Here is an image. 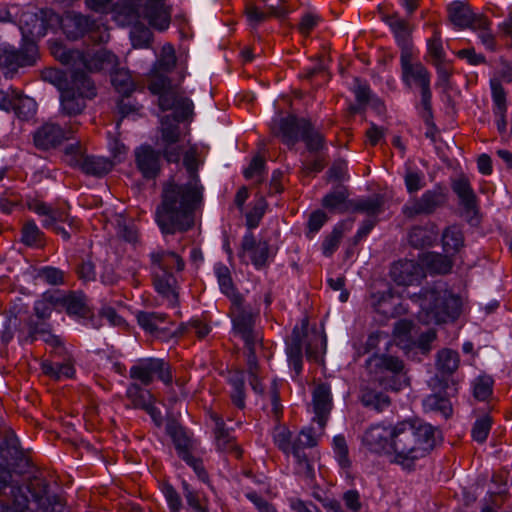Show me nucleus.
<instances>
[{
    "label": "nucleus",
    "mask_w": 512,
    "mask_h": 512,
    "mask_svg": "<svg viewBox=\"0 0 512 512\" xmlns=\"http://www.w3.org/2000/svg\"><path fill=\"white\" fill-rule=\"evenodd\" d=\"M183 165L188 181L163 183L161 202L156 207L155 221L163 234L184 233L195 225V212L203 199V187L198 177V160L194 148L185 152Z\"/></svg>",
    "instance_id": "1"
},
{
    "label": "nucleus",
    "mask_w": 512,
    "mask_h": 512,
    "mask_svg": "<svg viewBox=\"0 0 512 512\" xmlns=\"http://www.w3.org/2000/svg\"><path fill=\"white\" fill-rule=\"evenodd\" d=\"M435 428L419 418L405 419L392 425L393 463L412 470L436 445Z\"/></svg>",
    "instance_id": "2"
},
{
    "label": "nucleus",
    "mask_w": 512,
    "mask_h": 512,
    "mask_svg": "<svg viewBox=\"0 0 512 512\" xmlns=\"http://www.w3.org/2000/svg\"><path fill=\"white\" fill-rule=\"evenodd\" d=\"M176 65L172 46H164L161 58L155 64L147 79V88L158 96V106L162 111L174 110L177 122L188 119L193 114V102L184 96L179 84H174L165 75Z\"/></svg>",
    "instance_id": "3"
},
{
    "label": "nucleus",
    "mask_w": 512,
    "mask_h": 512,
    "mask_svg": "<svg viewBox=\"0 0 512 512\" xmlns=\"http://www.w3.org/2000/svg\"><path fill=\"white\" fill-rule=\"evenodd\" d=\"M410 298L419 305L418 319L426 325L453 322L462 313L461 297L441 285L424 288Z\"/></svg>",
    "instance_id": "4"
},
{
    "label": "nucleus",
    "mask_w": 512,
    "mask_h": 512,
    "mask_svg": "<svg viewBox=\"0 0 512 512\" xmlns=\"http://www.w3.org/2000/svg\"><path fill=\"white\" fill-rule=\"evenodd\" d=\"M273 441L284 454L293 455L296 462L295 471L298 475L306 480L314 479V457L311 451L307 452V450L315 447L318 441L311 428L302 430L293 439L292 432L286 426L277 425L273 430Z\"/></svg>",
    "instance_id": "5"
},
{
    "label": "nucleus",
    "mask_w": 512,
    "mask_h": 512,
    "mask_svg": "<svg viewBox=\"0 0 512 512\" xmlns=\"http://www.w3.org/2000/svg\"><path fill=\"white\" fill-rule=\"evenodd\" d=\"M305 346L307 360L318 363L322 360L326 347V339L319 332L308 330V319L302 320L301 327H295L287 342V356L290 366L299 375L302 371V351Z\"/></svg>",
    "instance_id": "6"
},
{
    "label": "nucleus",
    "mask_w": 512,
    "mask_h": 512,
    "mask_svg": "<svg viewBox=\"0 0 512 512\" xmlns=\"http://www.w3.org/2000/svg\"><path fill=\"white\" fill-rule=\"evenodd\" d=\"M365 366L371 380L386 391L399 392L409 386L405 363L397 356L374 353Z\"/></svg>",
    "instance_id": "7"
},
{
    "label": "nucleus",
    "mask_w": 512,
    "mask_h": 512,
    "mask_svg": "<svg viewBox=\"0 0 512 512\" xmlns=\"http://www.w3.org/2000/svg\"><path fill=\"white\" fill-rule=\"evenodd\" d=\"M229 315L234 334L243 340L247 352L256 351V347L262 342V335L256 329L259 311H254L250 305L246 304L244 298H236L230 306Z\"/></svg>",
    "instance_id": "8"
},
{
    "label": "nucleus",
    "mask_w": 512,
    "mask_h": 512,
    "mask_svg": "<svg viewBox=\"0 0 512 512\" xmlns=\"http://www.w3.org/2000/svg\"><path fill=\"white\" fill-rule=\"evenodd\" d=\"M129 376L144 386L150 385L155 377L166 385L172 384L173 381L170 364L160 358L138 359L131 366Z\"/></svg>",
    "instance_id": "9"
},
{
    "label": "nucleus",
    "mask_w": 512,
    "mask_h": 512,
    "mask_svg": "<svg viewBox=\"0 0 512 512\" xmlns=\"http://www.w3.org/2000/svg\"><path fill=\"white\" fill-rule=\"evenodd\" d=\"M80 123L70 121L65 128L53 122H46L33 132V144L42 151L56 149L78 131Z\"/></svg>",
    "instance_id": "10"
},
{
    "label": "nucleus",
    "mask_w": 512,
    "mask_h": 512,
    "mask_svg": "<svg viewBox=\"0 0 512 512\" xmlns=\"http://www.w3.org/2000/svg\"><path fill=\"white\" fill-rule=\"evenodd\" d=\"M68 164L80 169L84 174L94 177H103L113 169V162L105 157L88 155L78 147L70 145L66 148Z\"/></svg>",
    "instance_id": "11"
},
{
    "label": "nucleus",
    "mask_w": 512,
    "mask_h": 512,
    "mask_svg": "<svg viewBox=\"0 0 512 512\" xmlns=\"http://www.w3.org/2000/svg\"><path fill=\"white\" fill-rule=\"evenodd\" d=\"M115 62V55L105 49H99L94 54H84L82 52V61H79L77 70L73 72L71 77L76 85H82L90 91L93 88V83L86 71H100L107 66L113 65Z\"/></svg>",
    "instance_id": "12"
},
{
    "label": "nucleus",
    "mask_w": 512,
    "mask_h": 512,
    "mask_svg": "<svg viewBox=\"0 0 512 512\" xmlns=\"http://www.w3.org/2000/svg\"><path fill=\"white\" fill-rule=\"evenodd\" d=\"M65 29L68 37L73 39L87 34L89 39L95 44L104 43L109 40V33L103 25L82 14H75L69 17L66 20Z\"/></svg>",
    "instance_id": "13"
},
{
    "label": "nucleus",
    "mask_w": 512,
    "mask_h": 512,
    "mask_svg": "<svg viewBox=\"0 0 512 512\" xmlns=\"http://www.w3.org/2000/svg\"><path fill=\"white\" fill-rule=\"evenodd\" d=\"M446 194L441 189L425 191L421 197L408 200L402 207V214L408 219L433 214L446 203Z\"/></svg>",
    "instance_id": "14"
},
{
    "label": "nucleus",
    "mask_w": 512,
    "mask_h": 512,
    "mask_svg": "<svg viewBox=\"0 0 512 512\" xmlns=\"http://www.w3.org/2000/svg\"><path fill=\"white\" fill-rule=\"evenodd\" d=\"M310 120L288 115L273 121L271 131L282 143L292 148L301 139L303 131Z\"/></svg>",
    "instance_id": "15"
},
{
    "label": "nucleus",
    "mask_w": 512,
    "mask_h": 512,
    "mask_svg": "<svg viewBox=\"0 0 512 512\" xmlns=\"http://www.w3.org/2000/svg\"><path fill=\"white\" fill-rule=\"evenodd\" d=\"M400 64L402 80L408 87L416 85L420 90L430 87V72L420 61H413L412 52L405 50L404 53H401Z\"/></svg>",
    "instance_id": "16"
},
{
    "label": "nucleus",
    "mask_w": 512,
    "mask_h": 512,
    "mask_svg": "<svg viewBox=\"0 0 512 512\" xmlns=\"http://www.w3.org/2000/svg\"><path fill=\"white\" fill-rule=\"evenodd\" d=\"M448 15L452 24L460 29L485 27L488 24L486 16L474 13L469 5L461 1L452 2L448 6Z\"/></svg>",
    "instance_id": "17"
},
{
    "label": "nucleus",
    "mask_w": 512,
    "mask_h": 512,
    "mask_svg": "<svg viewBox=\"0 0 512 512\" xmlns=\"http://www.w3.org/2000/svg\"><path fill=\"white\" fill-rule=\"evenodd\" d=\"M71 81L73 78L71 77ZM95 96V88L90 91L72 82V87L61 91V107L62 112L68 116H76L81 114L86 104L84 98H92Z\"/></svg>",
    "instance_id": "18"
},
{
    "label": "nucleus",
    "mask_w": 512,
    "mask_h": 512,
    "mask_svg": "<svg viewBox=\"0 0 512 512\" xmlns=\"http://www.w3.org/2000/svg\"><path fill=\"white\" fill-rule=\"evenodd\" d=\"M312 407L315 414L313 421L319 431L323 432L333 407L331 388L326 383L318 384L312 392Z\"/></svg>",
    "instance_id": "19"
},
{
    "label": "nucleus",
    "mask_w": 512,
    "mask_h": 512,
    "mask_svg": "<svg viewBox=\"0 0 512 512\" xmlns=\"http://www.w3.org/2000/svg\"><path fill=\"white\" fill-rule=\"evenodd\" d=\"M363 445L371 452L380 454L391 450L392 426L382 424L369 427L363 437Z\"/></svg>",
    "instance_id": "20"
},
{
    "label": "nucleus",
    "mask_w": 512,
    "mask_h": 512,
    "mask_svg": "<svg viewBox=\"0 0 512 512\" xmlns=\"http://www.w3.org/2000/svg\"><path fill=\"white\" fill-rule=\"evenodd\" d=\"M391 278L398 285L409 286L417 284L425 277L422 267L414 260H399L394 263Z\"/></svg>",
    "instance_id": "21"
},
{
    "label": "nucleus",
    "mask_w": 512,
    "mask_h": 512,
    "mask_svg": "<svg viewBox=\"0 0 512 512\" xmlns=\"http://www.w3.org/2000/svg\"><path fill=\"white\" fill-rule=\"evenodd\" d=\"M50 302L62 306L70 316L80 318H93V313L88 306L86 296L81 292L71 291L62 297L50 296Z\"/></svg>",
    "instance_id": "22"
},
{
    "label": "nucleus",
    "mask_w": 512,
    "mask_h": 512,
    "mask_svg": "<svg viewBox=\"0 0 512 512\" xmlns=\"http://www.w3.org/2000/svg\"><path fill=\"white\" fill-rule=\"evenodd\" d=\"M151 273L182 271L185 267L183 258L164 249H156L149 254Z\"/></svg>",
    "instance_id": "23"
},
{
    "label": "nucleus",
    "mask_w": 512,
    "mask_h": 512,
    "mask_svg": "<svg viewBox=\"0 0 512 512\" xmlns=\"http://www.w3.org/2000/svg\"><path fill=\"white\" fill-rule=\"evenodd\" d=\"M141 18L162 31L169 27L170 11L165 6L164 0H146L144 4L142 3Z\"/></svg>",
    "instance_id": "24"
},
{
    "label": "nucleus",
    "mask_w": 512,
    "mask_h": 512,
    "mask_svg": "<svg viewBox=\"0 0 512 512\" xmlns=\"http://www.w3.org/2000/svg\"><path fill=\"white\" fill-rule=\"evenodd\" d=\"M135 163L144 178L153 179L160 172V153L149 145L141 146L135 150Z\"/></svg>",
    "instance_id": "25"
},
{
    "label": "nucleus",
    "mask_w": 512,
    "mask_h": 512,
    "mask_svg": "<svg viewBox=\"0 0 512 512\" xmlns=\"http://www.w3.org/2000/svg\"><path fill=\"white\" fill-rule=\"evenodd\" d=\"M452 190L459 198V204L466 214L476 216L479 211L478 198L469 179L461 175L452 182Z\"/></svg>",
    "instance_id": "26"
},
{
    "label": "nucleus",
    "mask_w": 512,
    "mask_h": 512,
    "mask_svg": "<svg viewBox=\"0 0 512 512\" xmlns=\"http://www.w3.org/2000/svg\"><path fill=\"white\" fill-rule=\"evenodd\" d=\"M37 57V47L33 43L27 44L21 50H4L0 55V65L10 70L18 67L32 66Z\"/></svg>",
    "instance_id": "27"
},
{
    "label": "nucleus",
    "mask_w": 512,
    "mask_h": 512,
    "mask_svg": "<svg viewBox=\"0 0 512 512\" xmlns=\"http://www.w3.org/2000/svg\"><path fill=\"white\" fill-rule=\"evenodd\" d=\"M43 374L54 380L72 378L75 375L74 360L69 353L61 357L44 360L41 364Z\"/></svg>",
    "instance_id": "28"
},
{
    "label": "nucleus",
    "mask_w": 512,
    "mask_h": 512,
    "mask_svg": "<svg viewBox=\"0 0 512 512\" xmlns=\"http://www.w3.org/2000/svg\"><path fill=\"white\" fill-rule=\"evenodd\" d=\"M152 284L156 292L165 299L169 306L178 305L177 280L173 272L151 273Z\"/></svg>",
    "instance_id": "29"
},
{
    "label": "nucleus",
    "mask_w": 512,
    "mask_h": 512,
    "mask_svg": "<svg viewBox=\"0 0 512 512\" xmlns=\"http://www.w3.org/2000/svg\"><path fill=\"white\" fill-rule=\"evenodd\" d=\"M242 250L249 254L251 262L256 268L266 266L270 257V246L266 240L256 241L253 233L246 234L241 243Z\"/></svg>",
    "instance_id": "30"
},
{
    "label": "nucleus",
    "mask_w": 512,
    "mask_h": 512,
    "mask_svg": "<svg viewBox=\"0 0 512 512\" xmlns=\"http://www.w3.org/2000/svg\"><path fill=\"white\" fill-rule=\"evenodd\" d=\"M34 502L43 512H68L65 501L57 495H49L46 486L30 491Z\"/></svg>",
    "instance_id": "31"
},
{
    "label": "nucleus",
    "mask_w": 512,
    "mask_h": 512,
    "mask_svg": "<svg viewBox=\"0 0 512 512\" xmlns=\"http://www.w3.org/2000/svg\"><path fill=\"white\" fill-rule=\"evenodd\" d=\"M437 238L438 231L432 223L425 226H414L408 234L410 245L417 249L430 247Z\"/></svg>",
    "instance_id": "32"
},
{
    "label": "nucleus",
    "mask_w": 512,
    "mask_h": 512,
    "mask_svg": "<svg viewBox=\"0 0 512 512\" xmlns=\"http://www.w3.org/2000/svg\"><path fill=\"white\" fill-rule=\"evenodd\" d=\"M388 24L394 33L399 47L401 48V53H404L405 50H407V52H412L409 23L406 20L393 15L389 17Z\"/></svg>",
    "instance_id": "33"
},
{
    "label": "nucleus",
    "mask_w": 512,
    "mask_h": 512,
    "mask_svg": "<svg viewBox=\"0 0 512 512\" xmlns=\"http://www.w3.org/2000/svg\"><path fill=\"white\" fill-rule=\"evenodd\" d=\"M126 395L135 408L143 409L154 417L156 408L151 402V394L142 389L138 383H131L127 388Z\"/></svg>",
    "instance_id": "34"
},
{
    "label": "nucleus",
    "mask_w": 512,
    "mask_h": 512,
    "mask_svg": "<svg viewBox=\"0 0 512 512\" xmlns=\"http://www.w3.org/2000/svg\"><path fill=\"white\" fill-rule=\"evenodd\" d=\"M51 54L62 64L71 66L72 72L77 70L79 61H82V52L79 50L68 49L61 43L52 42L50 45ZM73 73H71L72 75Z\"/></svg>",
    "instance_id": "35"
},
{
    "label": "nucleus",
    "mask_w": 512,
    "mask_h": 512,
    "mask_svg": "<svg viewBox=\"0 0 512 512\" xmlns=\"http://www.w3.org/2000/svg\"><path fill=\"white\" fill-rule=\"evenodd\" d=\"M21 241L32 248H43L46 244L44 233L33 220L26 221L21 229Z\"/></svg>",
    "instance_id": "36"
},
{
    "label": "nucleus",
    "mask_w": 512,
    "mask_h": 512,
    "mask_svg": "<svg viewBox=\"0 0 512 512\" xmlns=\"http://www.w3.org/2000/svg\"><path fill=\"white\" fill-rule=\"evenodd\" d=\"M138 324L151 334H158L160 331L166 330L161 325L167 321V315L158 312H139L137 314Z\"/></svg>",
    "instance_id": "37"
},
{
    "label": "nucleus",
    "mask_w": 512,
    "mask_h": 512,
    "mask_svg": "<svg viewBox=\"0 0 512 512\" xmlns=\"http://www.w3.org/2000/svg\"><path fill=\"white\" fill-rule=\"evenodd\" d=\"M360 400L365 407L373 408L378 412L388 408L391 404V399L388 395L370 388H365L361 391Z\"/></svg>",
    "instance_id": "38"
},
{
    "label": "nucleus",
    "mask_w": 512,
    "mask_h": 512,
    "mask_svg": "<svg viewBox=\"0 0 512 512\" xmlns=\"http://www.w3.org/2000/svg\"><path fill=\"white\" fill-rule=\"evenodd\" d=\"M144 0H119L114 6L118 17H123L128 24L141 18L142 3Z\"/></svg>",
    "instance_id": "39"
},
{
    "label": "nucleus",
    "mask_w": 512,
    "mask_h": 512,
    "mask_svg": "<svg viewBox=\"0 0 512 512\" xmlns=\"http://www.w3.org/2000/svg\"><path fill=\"white\" fill-rule=\"evenodd\" d=\"M215 440L220 451L233 455L236 459L242 457V449L237 445L235 438L226 428L215 430Z\"/></svg>",
    "instance_id": "40"
},
{
    "label": "nucleus",
    "mask_w": 512,
    "mask_h": 512,
    "mask_svg": "<svg viewBox=\"0 0 512 512\" xmlns=\"http://www.w3.org/2000/svg\"><path fill=\"white\" fill-rule=\"evenodd\" d=\"M111 83L115 90L124 97H129L135 90V83L128 70L118 69L111 75Z\"/></svg>",
    "instance_id": "41"
},
{
    "label": "nucleus",
    "mask_w": 512,
    "mask_h": 512,
    "mask_svg": "<svg viewBox=\"0 0 512 512\" xmlns=\"http://www.w3.org/2000/svg\"><path fill=\"white\" fill-rule=\"evenodd\" d=\"M459 363L458 352L451 349H443L438 352L436 366L442 374H453L458 369Z\"/></svg>",
    "instance_id": "42"
},
{
    "label": "nucleus",
    "mask_w": 512,
    "mask_h": 512,
    "mask_svg": "<svg viewBox=\"0 0 512 512\" xmlns=\"http://www.w3.org/2000/svg\"><path fill=\"white\" fill-rule=\"evenodd\" d=\"M442 243L447 254H454L464 245V236L458 226H450L443 232Z\"/></svg>",
    "instance_id": "43"
},
{
    "label": "nucleus",
    "mask_w": 512,
    "mask_h": 512,
    "mask_svg": "<svg viewBox=\"0 0 512 512\" xmlns=\"http://www.w3.org/2000/svg\"><path fill=\"white\" fill-rule=\"evenodd\" d=\"M301 140L305 143L309 152H318L322 150L326 145L324 135L315 130L310 121L303 131Z\"/></svg>",
    "instance_id": "44"
},
{
    "label": "nucleus",
    "mask_w": 512,
    "mask_h": 512,
    "mask_svg": "<svg viewBox=\"0 0 512 512\" xmlns=\"http://www.w3.org/2000/svg\"><path fill=\"white\" fill-rule=\"evenodd\" d=\"M131 29L130 38L134 48H148L152 42V32L145 25L139 22V19Z\"/></svg>",
    "instance_id": "45"
},
{
    "label": "nucleus",
    "mask_w": 512,
    "mask_h": 512,
    "mask_svg": "<svg viewBox=\"0 0 512 512\" xmlns=\"http://www.w3.org/2000/svg\"><path fill=\"white\" fill-rule=\"evenodd\" d=\"M423 405L425 410L440 412L445 418H448L452 414V405L450 400L438 394H432L427 396Z\"/></svg>",
    "instance_id": "46"
},
{
    "label": "nucleus",
    "mask_w": 512,
    "mask_h": 512,
    "mask_svg": "<svg viewBox=\"0 0 512 512\" xmlns=\"http://www.w3.org/2000/svg\"><path fill=\"white\" fill-rule=\"evenodd\" d=\"M211 332L208 323L201 319H192L187 323H182L175 335L194 334L198 339H204Z\"/></svg>",
    "instance_id": "47"
},
{
    "label": "nucleus",
    "mask_w": 512,
    "mask_h": 512,
    "mask_svg": "<svg viewBox=\"0 0 512 512\" xmlns=\"http://www.w3.org/2000/svg\"><path fill=\"white\" fill-rule=\"evenodd\" d=\"M179 125L173 123L170 116L161 119V146L181 142Z\"/></svg>",
    "instance_id": "48"
},
{
    "label": "nucleus",
    "mask_w": 512,
    "mask_h": 512,
    "mask_svg": "<svg viewBox=\"0 0 512 512\" xmlns=\"http://www.w3.org/2000/svg\"><path fill=\"white\" fill-rule=\"evenodd\" d=\"M427 52L432 61H442L446 58L443 48L441 31L437 26L433 27L432 36L427 40Z\"/></svg>",
    "instance_id": "49"
},
{
    "label": "nucleus",
    "mask_w": 512,
    "mask_h": 512,
    "mask_svg": "<svg viewBox=\"0 0 512 512\" xmlns=\"http://www.w3.org/2000/svg\"><path fill=\"white\" fill-rule=\"evenodd\" d=\"M37 335H42L43 340L52 348L50 352L52 358L61 357L63 354L66 355V353H68L58 336L52 335L45 330H39L37 328L31 331V337L33 339H36Z\"/></svg>",
    "instance_id": "50"
},
{
    "label": "nucleus",
    "mask_w": 512,
    "mask_h": 512,
    "mask_svg": "<svg viewBox=\"0 0 512 512\" xmlns=\"http://www.w3.org/2000/svg\"><path fill=\"white\" fill-rule=\"evenodd\" d=\"M347 197L348 191L346 187L337 186L323 198L322 205L330 211L338 210L345 204Z\"/></svg>",
    "instance_id": "51"
},
{
    "label": "nucleus",
    "mask_w": 512,
    "mask_h": 512,
    "mask_svg": "<svg viewBox=\"0 0 512 512\" xmlns=\"http://www.w3.org/2000/svg\"><path fill=\"white\" fill-rule=\"evenodd\" d=\"M57 222H67L71 228L78 229L76 220L71 218L65 209L51 207V213L43 220L42 226L49 229L53 225H57Z\"/></svg>",
    "instance_id": "52"
},
{
    "label": "nucleus",
    "mask_w": 512,
    "mask_h": 512,
    "mask_svg": "<svg viewBox=\"0 0 512 512\" xmlns=\"http://www.w3.org/2000/svg\"><path fill=\"white\" fill-rule=\"evenodd\" d=\"M217 276L220 289L230 299L231 304L235 302L236 298H244L241 294L236 292L232 278L227 268L219 269Z\"/></svg>",
    "instance_id": "53"
},
{
    "label": "nucleus",
    "mask_w": 512,
    "mask_h": 512,
    "mask_svg": "<svg viewBox=\"0 0 512 512\" xmlns=\"http://www.w3.org/2000/svg\"><path fill=\"white\" fill-rule=\"evenodd\" d=\"M37 277L52 286L63 285L65 283V272L52 266L40 268L37 271Z\"/></svg>",
    "instance_id": "54"
},
{
    "label": "nucleus",
    "mask_w": 512,
    "mask_h": 512,
    "mask_svg": "<svg viewBox=\"0 0 512 512\" xmlns=\"http://www.w3.org/2000/svg\"><path fill=\"white\" fill-rule=\"evenodd\" d=\"M427 266L437 274H447L453 267V261L447 255L431 254L427 257Z\"/></svg>",
    "instance_id": "55"
},
{
    "label": "nucleus",
    "mask_w": 512,
    "mask_h": 512,
    "mask_svg": "<svg viewBox=\"0 0 512 512\" xmlns=\"http://www.w3.org/2000/svg\"><path fill=\"white\" fill-rule=\"evenodd\" d=\"M333 450L339 465L346 469L351 466L349 450L346 439L343 435H337L333 439Z\"/></svg>",
    "instance_id": "56"
},
{
    "label": "nucleus",
    "mask_w": 512,
    "mask_h": 512,
    "mask_svg": "<svg viewBox=\"0 0 512 512\" xmlns=\"http://www.w3.org/2000/svg\"><path fill=\"white\" fill-rule=\"evenodd\" d=\"M383 199L380 196H374L368 199H361L354 205V209L359 212L368 214L369 216H375L383 210Z\"/></svg>",
    "instance_id": "57"
},
{
    "label": "nucleus",
    "mask_w": 512,
    "mask_h": 512,
    "mask_svg": "<svg viewBox=\"0 0 512 512\" xmlns=\"http://www.w3.org/2000/svg\"><path fill=\"white\" fill-rule=\"evenodd\" d=\"M247 372L249 374V383L255 392L262 393L263 386L259 380V366L256 357V351L247 352Z\"/></svg>",
    "instance_id": "58"
},
{
    "label": "nucleus",
    "mask_w": 512,
    "mask_h": 512,
    "mask_svg": "<svg viewBox=\"0 0 512 512\" xmlns=\"http://www.w3.org/2000/svg\"><path fill=\"white\" fill-rule=\"evenodd\" d=\"M11 509L13 512H33L29 509V499L21 487L11 486Z\"/></svg>",
    "instance_id": "59"
},
{
    "label": "nucleus",
    "mask_w": 512,
    "mask_h": 512,
    "mask_svg": "<svg viewBox=\"0 0 512 512\" xmlns=\"http://www.w3.org/2000/svg\"><path fill=\"white\" fill-rule=\"evenodd\" d=\"M21 105L27 106L30 112H34V102L30 98L25 99H18L16 101H13L9 98V96L0 90V108L3 110L8 111L9 109L13 108L16 110V112L20 115L21 112Z\"/></svg>",
    "instance_id": "60"
},
{
    "label": "nucleus",
    "mask_w": 512,
    "mask_h": 512,
    "mask_svg": "<svg viewBox=\"0 0 512 512\" xmlns=\"http://www.w3.org/2000/svg\"><path fill=\"white\" fill-rule=\"evenodd\" d=\"M491 426L492 418L489 415L479 418L472 428V438L479 443H484L489 435Z\"/></svg>",
    "instance_id": "61"
},
{
    "label": "nucleus",
    "mask_w": 512,
    "mask_h": 512,
    "mask_svg": "<svg viewBox=\"0 0 512 512\" xmlns=\"http://www.w3.org/2000/svg\"><path fill=\"white\" fill-rule=\"evenodd\" d=\"M493 380L482 376L475 380L473 387L474 397L480 401L487 400L492 395Z\"/></svg>",
    "instance_id": "62"
},
{
    "label": "nucleus",
    "mask_w": 512,
    "mask_h": 512,
    "mask_svg": "<svg viewBox=\"0 0 512 512\" xmlns=\"http://www.w3.org/2000/svg\"><path fill=\"white\" fill-rule=\"evenodd\" d=\"M175 448L178 456L183 460L188 456L192 455V441L185 435L181 430L175 431L172 435Z\"/></svg>",
    "instance_id": "63"
},
{
    "label": "nucleus",
    "mask_w": 512,
    "mask_h": 512,
    "mask_svg": "<svg viewBox=\"0 0 512 512\" xmlns=\"http://www.w3.org/2000/svg\"><path fill=\"white\" fill-rule=\"evenodd\" d=\"M404 181L407 191L410 194L421 190L425 185L424 174L421 171H416L411 168L406 170Z\"/></svg>",
    "instance_id": "64"
}]
</instances>
